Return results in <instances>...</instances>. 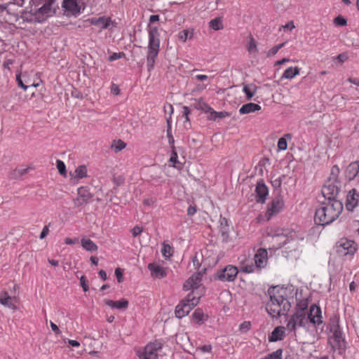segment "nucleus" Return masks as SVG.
Here are the masks:
<instances>
[{"mask_svg": "<svg viewBox=\"0 0 359 359\" xmlns=\"http://www.w3.org/2000/svg\"><path fill=\"white\" fill-rule=\"evenodd\" d=\"M268 293L270 299L266 304V310L271 317L285 315L290 311L291 304L287 299V288L277 285L270 287Z\"/></svg>", "mask_w": 359, "mask_h": 359, "instance_id": "f257e3e1", "label": "nucleus"}, {"mask_svg": "<svg viewBox=\"0 0 359 359\" xmlns=\"http://www.w3.org/2000/svg\"><path fill=\"white\" fill-rule=\"evenodd\" d=\"M309 322L315 326L323 324V320L320 306L316 304L311 305L307 317L306 312L296 311L288 320L286 328L295 334L297 327H305Z\"/></svg>", "mask_w": 359, "mask_h": 359, "instance_id": "f03ea898", "label": "nucleus"}, {"mask_svg": "<svg viewBox=\"0 0 359 359\" xmlns=\"http://www.w3.org/2000/svg\"><path fill=\"white\" fill-rule=\"evenodd\" d=\"M343 209V203L335 198L324 202L316 210L315 222L318 225L330 224L339 217Z\"/></svg>", "mask_w": 359, "mask_h": 359, "instance_id": "7ed1b4c3", "label": "nucleus"}, {"mask_svg": "<svg viewBox=\"0 0 359 359\" xmlns=\"http://www.w3.org/2000/svg\"><path fill=\"white\" fill-rule=\"evenodd\" d=\"M149 43L147 54V65L151 71L154 69L156 59L160 50V39L158 28L156 26L148 27Z\"/></svg>", "mask_w": 359, "mask_h": 359, "instance_id": "20e7f679", "label": "nucleus"}, {"mask_svg": "<svg viewBox=\"0 0 359 359\" xmlns=\"http://www.w3.org/2000/svg\"><path fill=\"white\" fill-rule=\"evenodd\" d=\"M201 295H194V292L189 293L187 297L181 301L175 308V316L182 318L188 315L189 312L198 304Z\"/></svg>", "mask_w": 359, "mask_h": 359, "instance_id": "39448f33", "label": "nucleus"}, {"mask_svg": "<svg viewBox=\"0 0 359 359\" xmlns=\"http://www.w3.org/2000/svg\"><path fill=\"white\" fill-rule=\"evenodd\" d=\"M163 346V343L160 340L149 342L142 350L137 352L139 359H158Z\"/></svg>", "mask_w": 359, "mask_h": 359, "instance_id": "423d86ee", "label": "nucleus"}, {"mask_svg": "<svg viewBox=\"0 0 359 359\" xmlns=\"http://www.w3.org/2000/svg\"><path fill=\"white\" fill-rule=\"evenodd\" d=\"M203 274L200 272L193 274L184 284V290H192L194 295H203L204 288L201 287Z\"/></svg>", "mask_w": 359, "mask_h": 359, "instance_id": "0eeeda50", "label": "nucleus"}, {"mask_svg": "<svg viewBox=\"0 0 359 359\" xmlns=\"http://www.w3.org/2000/svg\"><path fill=\"white\" fill-rule=\"evenodd\" d=\"M238 273V269L236 266L229 264L224 269L217 270L215 277L223 282H232L236 278Z\"/></svg>", "mask_w": 359, "mask_h": 359, "instance_id": "6e6552de", "label": "nucleus"}, {"mask_svg": "<svg viewBox=\"0 0 359 359\" xmlns=\"http://www.w3.org/2000/svg\"><path fill=\"white\" fill-rule=\"evenodd\" d=\"M284 207V200L281 196L275 197L271 203L268 204L266 212V217L269 220L272 217L279 213Z\"/></svg>", "mask_w": 359, "mask_h": 359, "instance_id": "1a4fd4ad", "label": "nucleus"}, {"mask_svg": "<svg viewBox=\"0 0 359 359\" xmlns=\"http://www.w3.org/2000/svg\"><path fill=\"white\" fill-rule=\"evenodd\" d=\"M86 22H88L90 25H94L98 27L100 30L108 29L111 25H114L116 24L111 20V17L106 15L100 16L98 18H88Z\"/></svg>", "mask_w": 359, "mask_h": 359, "instance_id": "9d476101", "label": "nucleus"}, {"mask_svg": "<svg viewBox=\"0 0 359 359\" xmlns=\"http://www.w3.org/2000/svg\"><path fill=\"white\" fill-rule=\"evenodd\" d=\"M77 198L73 201L74 205L76 207H80L88 203L93 197L89 189L86 187H79L77 191Z\"/></svg>", "mask_w": 359, "mask_h": 359, "instance_id": "9b49d317", "label": "nucleus"}, {"mask_svg": "<svg viewBox=\"0 0 359 359\" xmlns=\"http://www.w3.org/2000/svg\"><path fill=\"white\" fill-rule=\"evenodd\" d=\"M254 264L257 271L264 269L268 263V252L266 249L259 248L255 253L253 258Z\"/></svg>", "mask_w": 359, "mask_h": 359, "instance_id": "f8f14e48", "label": "nucleus"}, {"mask_svg": "<svg viewBox=\"0 0 359 359\" xmlns=\"http://www.w3.org/2000/svg\"><path fill=\"white\" fill-rule=\"evenodd\" d=\"M357 250V244L355 241L348 239H341L338 252L341 255H353Z\"/></svg>", "mask_w": 359, "mask_h": 359, "instance_id": "ddd939ff", "label": "nucleus"}, {"mask_svg": "<svg viewBox=\"0 0 359 359\" xmlns=\"http://www.w3.org/2000/svg\"><path fill=\"white\" fill-rule=\"evenodd\" d=\"M0 303L11 309L17 310L18 298L9 296L7 292H2L0 293Z\"/></svg>", "mask_w": 359, "mask_h": 359, "instance_id": "4468645a", "label": "nucleus"}, {"mask_svg": "<svg viewBox=\"0 0 359 359\" xmlns=\"http://www.w3.org/2000/svg\"><path fill=\"white\" fill-rule=\"evenodd\" d=\"M332 331L333 332L332 339L334 343V346L339 349L344 348L345 339L339 325L334 326V327L332 328Z\"/></svg>", "mask_w": 359, "mask_h": 359, "instance_id": "2eb2a0df", "label": "nucleus"}, {"mask_svg": "<svg viewBox=\"0 0 359 359\" xmlns=\"http://www.w3.org/2000/svg\"><path fill=\"white\" fill-rule=\"evenodd\" d=\"M239 264L241 271L251 273L256 272L255 266L252 259L243 257V259L239 258Z\"/></svg>", "mask_w": 359, "mask_h": 359, "instance_id": "dca6fc26", "label": "nucleus"}, {"mask_svg": "<svg viewBox=\"0 0 359 359\" xmlns=\"http://www.w3.org/2000/svg\"><path fill=\"white\" fill-rule=\"evenodd\" d=\"M359 202V193L355 189L351 190L346 196V207L348 210H353Z\"/></svg>", "mask_w": 359, "mask_h": 359, "instance_id": "f3484780", "label": "nucleus"}, {"mask_svg": "<svg viewBox=\"0 0 359 359\" xmlns=\"http://www.w3.org/2000/svg\"><path fill=\"white\" fill-rule=\"evenodd\" d=\"M256 198L258 203H264L269 194L267 187L263 182H259L255 188Z\"/></svg>", "mask_w": 359, "mask_h": 359, "instance_id": "a211bd4d", "label": "nucleus"}, {"mask_svg": "<svg viewBox=\"0 0 359 359\" xmlns=\"http://www.w3.org/2000/svg\"><path fill=\"white\" fill-rule=\"evenodd\" d=\"M148 269L151 271V276L155 278H163L167 276L165 269L159 264L150 263L148 264Z\"/></svg>", "mask_w": 359, "mask_h": 359, "instance_id": "6ab92c4d", "label": "nucleus"}, {"mask_svg": "<svg viewBox=\"0 0 359 359\" xmlns=\"http://www.w3.org/2000/svg\"><path fill=\"white\" fill-rule=\"evenodd\" d=\"M286 327L283 326L276 327L269 337V341H277L283 340L285 336Z\"/></svg>", "mask_w": 359, "mask_h": 359, "instance_id": "aec40b11", "label": "nucleus"}, {"mask_svg": "<svg viewBox=\"0 0 359 359\" xmlns=\"http://www.w3.org/2000/svg\"><path fill=\"white\" fill-rule=\"evenodd\" d=\"M62 6L71 14L75 15L80 13V7L76 0H64Z\"/></svg>", "mask_w": 359, "mask_h": 359, "instance_id": "412c9836", "label": "nucleus"}, {"mask_svg": "<svg viewBox=\"0 0 359 359\" xmlns=\"http://www.w3.org/2000/svg\"><path fill=\"white\" fill-rule=\"evenodd\" d=\"M339 189L332 184L325 185L323 187L322 193L325 198H327V201L335 198V196L338 194Z\"/></svg>", "mask_w": 359, "mask_h": 359, "instance_id": "4be33fe9", "label": "nucleus"}, {"mask_svg": "<svg viewBox=\"0 0 359 359\" xmlns=\"http://www.w3.org/2000/svg\"><path fill=\"white\" fill-rule=\"evenodd\" d=\"M359 172V161L351 163L346 168V177L349 180H353Z\"/></svg>", "mask_w": 359, "mask_h": 359, "instance_id": "5701e85b", "label": "nucleus"}, {"mask_svg": "<svg viewBox=\"0 0 359 359\" xmlns=\"http://www.w3.org/2000/svg\"><path fill=\"white\" fill-rule=\"evenodd\" d=\"M104 303L111 308H114L117 309H126L128 306V301L126 299H122L118 301H113L111 299L104 300Z\"/></svg>", "mask_w": 359, "mask_h": 359, "instance_id": "b1692460", "label": "nucleus"}, {"mask_svg": "<svg viewBox=\"0 0 359 359\" xmlns=\"http://www.w3.org/2000/svg\"><path fill=\"white\" fill-rule=\"evenodd\" d=\"M262 107L259 104L250 102L245 104H243L240 109H239V113L241 114H247L250 113L255 112L256 111L261 110Z\"/></svg>", "mask_w": 359, "mask_h": 359, "instance_id": "393cba45", "label": "nucleus"}, {"mask_svg": "<svg viewBox=\"0 0 359 359\" xmlns=\"http://www.w3.org/2000/svg\"><path fill=\"white\" fill-rule=\"evenodd\" d=\"M300 73V69L298 67H290L286 69L283 75L282 79H292Z\"/></svg>", "mask_w": 359, "mask_h": 359, "instance_id": "a878e982", "label": "nucleus"}, {"mask_svg": "<svg viewBox=\"0 0 359 359\" xmlns=\"http://www.w3.org/2000/svg\"><path fill=\"white\" fill-rule=\"evenodd\" d=\"M55 0H46L45 4L39 8V12L47 16L51 15L54 13L52 6Z\"/></svg>", "mask_w": 359, "mask_h": 359, "instance_id": "bb28decb", "label": "nucleus"}, {"mask_svg": "<svg viewBox=\"0 0 359 359\" xmlns=\"http://www.w3.org/2000/svg\"><path fill=\"white\" fill-rule=\"evenodd\" d=\"M81 243L82 247L87 251L95 252L97 250V245L89 238H82Z\"/></svg>", "mask_w": 359, "mask_h": 359, "instance_id": "cd10ccee", "label": "nucleus"}, {"mask_svg": "<svg viewBox=\"0 0 359 359\" xmlns=\"http://www.w3.org/2000/svg\"><path fill=\"white\" fill-rule=\"evenodd\" d=\"M209 27L214 31H219L224 29V23L222 17H217L209 22Z\"/></svg>", "mask_w": 359, "mask_h": 359, "instance_id": "c85d7f7f", "label": "nucleus"}, {"mask_svg": "<svg viewBox=\"0 0 359 359\" xmlns=\"http://www.w3.org/2000/svg\"><path fill=\"white\" fill-rule=\"evenodd\" d=\"M194 107L195 109L204 111L205 113H208V111L212 110V107L202 98L195 100Z\"/></svg>", "mask_w": 359, "mask_h": 359, "instance_id": "c756f323", "label": "nucleus"}, {"mask_svg": "<svg viewBox=\"0 0 359 359\" xmlns=\"http://www.w3.org/2000/svg\"><path fill=\"white\" fill-rule=\"evenodd\" d=\"M73 177L76 180H81L87 177V167L84 165H81L78 166L75 170L74 174L72 175Z\"/></svg>", "mask_w": 359, "mask_h": 359, "instance_id": "7c9ffc66", "label": "nucleus"}, {"mask_svg": "<svg viewBox=\"0 0 359 359\" xmlns=\"http://www.w3.org/2000/svg\"><path fill=\"white\" fill-rule=\"evenodd\" d=\"M292 140V135L287 133L283 137H280L278 141V149L280 151H285L287 148V140Z\"/></svg>", "mask_w": 359, "mask_h": 359, "instance_id": "2f4dec72", "label": "nucleus"}, {"mask_svg": "<svg viewBox=\"0 0 359 359\" xmlns=\"http://www.w3.org/2000/svg\"><path fill=\"white\" fill-rule=\"evenodd\" d=\"M246 49L250 53H257L258 52L256 41L251 34L249 36Z\"/></svg>", "mask_w": 359, "mask_h": 359, "instance_id": "473e14b6", "label": "nucleus"}, {"mask_svg": "<svg viewBox=\"0 0 359 359\" xmlns=\"http://www.w3.org/2000/svg\"><path fill=\"white\" fill-rule=\"evenodd\" d=\"M192 317L194 321L198 324L202 323L205 320V315L203 311L200 309H197L195 310L192 315Z\"/></svg>", "mask_w": 359, "mask_h": 359, "instance_id": "72a5a7b5", "label": "nucleus"}, {"mask_svg": "<svg viewBox=\"0 0 359 359\" xmlns=\"http://www.w3.org/2000/svg\"><path fill=\"white\" fill-rule=\"evenodd\" d=\"M243 91L246 95L247 99L250 100L255 94L256 87H255V86H253V85H251V86L245 85L243 88Z\"/></svg>", "mask_w": 359, "mask_h": 359, "instance_id": "f704fd0d", "label": "nucleus"}, {"mask_svg": "<svg viewBox=\"0 0 359 359\" xmlns=\"http://www.w3.org/2000/svg\"><path fill=\"white\" fill-rule=\"evenodd\" d=\"M194 35V30L191 32L189 29H184L179 32L178 38L183 42H186L188 39H191Z\"/></svg>", "mask_w": 359, "mask_h": 359, "instance_id": "c9c22d12", "label": "nucleus"}, {"mask_svg": "<svg viewBox=\"0 0 359 359\" xmlns=\"http://www.w3.org/2000/svg\"><path fill=\"white\" fill-rule=\"evenodd\" d=\"M205 353H209L212 355V346L210 344L203 345L196 348V354L198 357H201Z\"/></svg>", "mask_w": 359, "mask_h": 359, "instance_id": "e433bc0d", "label": "nucleus"}, {"mask_svg": "<svg viewBox=\"0 0 359 359\" xmlns=\"http://www.w3.org/2000/svg\"><path fill=\"white\" fill-rule=\"evenodd\" d=\"M111 147L115 152H118L126 147V144L123 140H118L113 142Z\"/></svg>", "mask_w": 359, "mask_h": 359, "instance_id": "4c0bfd02", "label": "nucleus"}, {"mask_svg": "<svg viewBox=\"0 0 359 359\" xmlns=\"http://www.w3.org/2000/svg\"><path fill=\"white\" fill-rule=\"evenodd\" d=\"M173 248L168 244L163 243L161 249L162 255L165 258H170L172 256Z\"/></svg>", "mask_w": 359, "mask_h": 359, "instance_id": "58836bf2", "label": "nucleus"}, {"mask_svg": "<svg viewBox=\"0 0 359 359\" xmlns=\"http://www.w3.org/2000/svg\"><path fill=\"white\" fill-rule=\"evenodd\" d=\"M282 356H283V350L281 348H279L260 359H282Z\"/></svg>", "mask_w": 359, "mask_h": 359, "instance_id": "ea45409f", "label": "nucleus"}, {"mask_svg": "<svg viewBox=\"0 0 359 359\" xmlns=\"http://www.w3.org/2000/svg\"><path fill=\"white\" fill-rule=\"evenodd\" d=\"M56 166L59 173L63 177H67V170L65 163L62 161L57 159L56 161Z\"/></svg>", "mask_w": 359, "mask_h": 359, "instance_id": "a19ab883", "label": "nucleus"}, {"mask_svg": "<svg viewBox=\"0 0 359 359\" xmlns=\"http://www.w3.org/2000/svg\"><path fill=\"white\" fill-rule=\"evenodd\" d=\"M285 45V42L273 46L266 53L268 57L274 56Z\"/></svg>", "mask_w": 359, "mask_h": 359, "instance_id": "79ce46f5", "label": "nucleus"}, {"mask_svg": "<svg viewBox=\"0 0 359 359\" xmlns=\"http://www.w3.org/2000/svg\"><path fill=\"white\" fill-rule=\"evenodd\" d=\"M308 306H309V302H308L307 299L300 300L297 304V309L296 311L306 312V311L308 308Z\"/></svg>", "mask_w": 359, "mask_h": 359, "instance_id": "37998d69", "label": "nucleus"}, {"mask_svg": "<svg viewBox=\"0 0 359 359\" xmlns=\"http://www.w3.org/2000/svg\"><path fill=\"white\" fill-rule=\"evenodd\" d=\"M167 137L168 139L169 144L171 146V147H173L175 140L172 134L171 125L169 121H168Z\"/></svg>", "mask_w": 359, "mask_h": 359, "instance_id": "c03bdc74", "label": "nucleus"}, {"mask_svg": "<svg viewBox=\"0 0 359 359\" xmlns=\"http://www.w3.org/2000/svg\"><path fill=\"white\" fill-rule=\"evenodd\" d=\"M34 73L33 70L25 71L21 72V77L24 80L25 83H29L31 82V76Z\"/></svg>", "mask_w": 359, "mask_h": 359, "instance_id": "a18cd8bd", "label": "nucleus"}, {"mask_svg": "<svg viewBox=\"0 0 359 359\" xmlns=\"http://www.w3.org/2000/svg\"><path fill=\"white\" fill-rule=\"evenodd\" d=\"M16 81L20 87H21L24 90H26L28 88V86L25 84L24 80L21 77V72H18L16 74Z\"/></svg>", "mask_w": 359, "mask_h": 359, "instance_id": "49530a36", "label": "nucleus"}, {"mask_svg": "<svg viewBox=\"0 0 359 359\" xmlns=\"http://www.w3.org/2000/svg\"><path fill=\"white\" fill-rule=\"evenodd\" d=\"M177 159H178L177 153L175 149V147H172V153H171V156L170 158V162L173 163L174 167H176L175 165V163H179Z\"/></svg>", "mask_w": 359, "mask_h": 359, "instance_id": "de8ad7c7", "label": "nucleus"}, {"mask_svg": "<svg viewBox=\"0 0 359 359\" xmlns=\"http://www.w3.org/2000/svg\"><path fill=\"white\" fill-rule=\"evenodd\" d=\"M115 276L116 277L117 281L119 283L123 281V273L120 268H116L115 269Z\"/></svg>", "mask_w": 359, "mask_h": 359, "instance_id": "09e8293b", "label": "nucleus"}, {"mask_svg": "<svg viewBox=\"0 0 359 359\" xmlns=\"http://www.w3.org/2000/svg\"><path fill=\"white\" fill-rule=\"evenodd\" d=\"M250 325H251L250 322L245 321L240 325V330L241 332H245L250 330Z\"/></svg>", "mask_w": 359, "mask_h": 359, "instance_id": "8fccbe9b", "label": "nucleus"}, {"mask_svg": "<svg viewBox=\"0 0 359 359\" xmlns=\"http://www.w3.org/2000/svg\"><path fill=\"white\" fill-rule=\"evenodd\" d=\"M334 22L336 25L339 26H344L346 25V20L340 16L335 18Z\"/></svg>", "mask_w": 359, "mask_h": 359, "instance_id": "3c124183", "label": "nucleus"}, {"mask_svg": "<svg viewBox=\"0 0 359 359\" xmlns=\"http://www.w3.org/2000/svg\"><path fill=\"white\" fill-rule=\"evenodd\" d=\"M294 28H295V26H294L293 21H290L285 25L281 26V27L280 28V30L283 29H289V30L292 31Z\"/></svg>", "mask_w": 359, "mask_h": 359, "instance_id": "603ef678", "label": "nucleus"}, {"mask_svg": "<svg viewBox=\"0 0 359 359\" xmlns=\"http://www.w3.org/2000/svg\"><path fill=\"white\" fill-rule=\"evenodd\" d=\"M142 231H143L142 227H140L139 226H135L132 230L133 236V237L137 236L142 232Z\"/></svg>", "mask_w": 359, "mask_h": 359, "instance_id": "864d4df0", "label": "nucleus"}, {"mask_svg": "<svg viewBox=\"0 0 359 359\" xmlns=\"http://www.w3.org/2000/svg\"><path fill=\"white\" fill-rule=\"evenodd\" d=\"M81 286L82 287L84 292H87L88 290V286L86 283V279L84 276H82L80 278Z\"/></svg>", "mask_w": 359, "mask_h": 359, "instance_id": "5fc2aeb1", "label": "nucleus"}, {"mask_svg": "<svg viewBox=\"0 0 359 359\" xmlns=\"http://www.w3.org/2000/svg\"><path fill=\"white\" fill-rule=\"evenodd\" d=\"M217 115V118H224L226 117L230 116V113L223 111H217V113H214Z\"/></svg>", "mask_w": 359, "mask_h": 359, "instance_id": "6e6d98bb", "label": "nucleus"}, {"mask_svg": "<svg viewBox=\"0 0 359 359\" xmlns=\"http://www.w3.org/2000/svg\"><path fill=\"white\" fill-rule=\"evenodd\" d=\"M123 55V53H114L109 57V60L111 62L114 61L116 60L121 58Z\"/></svg>", "mask_w": 359, "mask_h": 359, "instance_id": "4d7b16f0", "label": "nucleus"}, {"mask_svg": "<svg viewBox=\"0 0 359 359\" xmlns=\"http://www.w3.org/2000/svg\"><path fill=\"white\" fill-rule=\"evenodd\" d=\"M49 233V227L48 225L45 226L43 229H42V231L40 234V236L39 238L41 239H43Z\"/></svg>", "mask_w": 359, "mask_h": 359, "instance_id": "13d9d810", "label": "nucleus"}, {"mask_svg": "<svg viewBox=\"0 0 359 359\" xmlns=\"http://www.w3.org/2000/svg\"><path fill=\"white\" fill-rule=\"evenodd\" d=\"M191 111L189 108L187 106L183 107V116L185 117L186 121H189V115L190 114Z\"/></svg>", "mask_w": 359, "mask_h": 359, "instance_id": "bf43d9fd", "label": "nucleus"}, {"mask_svg": "<svg viewBox=\"0 0 359 359\" xmlns=\"http://www.w3.org/2000/svg\"><path fill=\"white\" fill-rule=\"evenodd\" d=\"M194 78L198 81H203V82L208 81V79H209V77L205 74H197L195 76Z\"/></svg>", "mask_w": 359, "mask_h": 359, "instance_id": "052dcab7", "label": "nucleus"}, {"mask_svg": "<svg viewBox=\"0 0 359 359\" xmlns=\"http://www.w3.org/2000/svg\"><path fill=\"white\" fill-rule=\"evenodd\" d=\"M208 113H209V115L208 116V118L209 120L215 121L217 119V115L214 114V113H217V111H215L212 108V110L208 111Z\"/></svg>", "mask_w": 359, "mask_h": 359, "instance_id": "680f3d73", "label": "nucleus"}, {"mask_svg": "<svg viewBox=\"0 0 359 359\" xmlns=\"http://www.w3.org/2000/svg\"><path fill=\"white\" fill-rule=\"evenodd\" d=\"M290 61V58L285 57V58H283L282 60L276 61L274 63V66L281 65H283Z\"/></svg>", "mask_w": 359, "mask_h": 359, "instance_id": "e2e57ef3", "label": "nucleus"}, {"mask_svg": "<svg viewBox=\"0 0 359 359\" xmlns=\"http://www.w3.org/2000/svg\"><path fill=\"white\" fill-rule=\"evenodd\" d=\"M111 91L114 95H117L120 93L121 90L118 86L114 84L111 87Z\"/></svg>", "mask_w": 359, "mask_h": 359, "instance_id": "0e129e2a", "label": "nucleus"}, {"mask_svg": "<svg viewBox=\"0 0 359 359\" xmlns=\"http://www.w3.org/2000/svg\"><path fill=\"white\" fill-rule=\"evenodd\" d=\"M50 327H51V329L55 333V334H60V329L59 327H57V325L56 324H55L53 322H50Z\"/></svg>", "mask_w": 359, "mask_h": 359, "instance_id": "69168bd1", "label": "nucleus"}, {"mask_svg": "<svg viewBox=\"0 0 359 359\" xmlns=\"http://www.w3.org/2000/svg\"><path fill=\"white\" fill-rule=\"evenodd\" d=\"M68 344L73 347L80 346V343L76 340L68 339Z\"/></svg>", "mask_w": 359, "mask_h": 359, "instance_id": "338daca9", "label": "nucleus"}, {"mask_svg": "<svg viewBox=\"0 0 359 359\" xmlns=\"http://www.w3.org/2000/svg\"><path fill=\"white\" fill-rule=\"evenodd\" d=\"M159 20V15H151L149 18V22L154 23Z\"/></svg>", "mask_w": 359, "mask_h": 359, "instance_id": "774afa93", "label": "nucleus"}]
</instances>
